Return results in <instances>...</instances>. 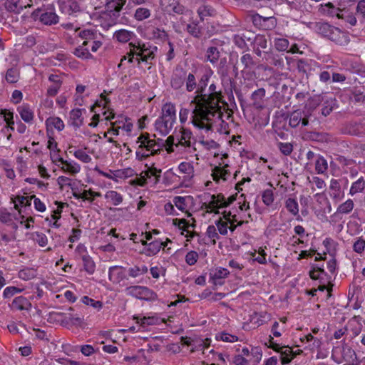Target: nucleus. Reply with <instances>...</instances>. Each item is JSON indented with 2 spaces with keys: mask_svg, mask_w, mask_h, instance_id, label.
Masks as SVG:
<instances>
[{
  "mask_svg": "<svg viewBox=\"0 0 365 365\" xmlns=\"http://www.w3.org/2000/svg\"><path fill=\"white\" fill-rule=\"evenodd\" d=\"M212 72L203 73L198 82L197 95L190 102L192 120L195 127L210 130L215 125L223 123V110L227 107L222 90L215 83L206 88Z\"/></svg>",
  "mask_w": 365,
  "mask_h": 365,
  "instance_id": "nucleus-1",
  "label": "nucleus"
},
{
  "mask_svg": "<svg viewBox=\"0 0 365 365\" xmlns=\"http://www.w3.org/2000/svg\"><path fill=\"white\" fill-rule=\"evenodd\" d=\"M165 141L167 153H175L181 158L188 159L195 157L198 160L196 148V139L192 132L184 126L176 127L172 135Z\"/></svg>",
  "mask_w": 365,
  "mask_h": 365,
  "instance_id": "nucleus-2",
  "label": "nucleus"
},
{
  "mask_svg": "<svg viewBox=\"0 0 365 365\" xmlns=\"http://www.w3.org/2000/svg\"><path fill=\"white\" fill-rule=\"evenodd\" d=\"M135 158L138 161H143L151 156L161 153L165 148V141L162 139H155V135L148 133H141L135 140Z\"/></svg>",
  "mask_w": 365,
  "mask_h": 365,
  "instance_id": "nucleus-3",
  "label": "nucleus"
},
{
  "mask_svg": "<svg viewBox=\"0 0 365 365\" xmlns=\"http://www.w3.org/2000/svg\"><path fill=\"white\" fill-rule=\"evenodd\" d=\"M0 223L6 226L9 230L17 232L19 226L29 230L33 227L34 218L31 216H26L21 213L9 212L6 208H0Z\"/></svg>",
  "mask_w": 365,
  "mask_h": 365,
  "instance_id": "nucleus-4",
  "label": "nucleus"
},
{
  "mask_svg": "<svg viewBox=\"0 0 365 365\" xmlns=\"http://www.w3.org/2000/svg\"><path fill=\"white\" fill-rule=\"evenodd\" d=\"M130 51L128 53V62H132L134 57L136 56V61L139 64L141 61L150 63L155 58L158 48L155 46H151L148 43H141L140 41H131L128 44ZM127 58L123 56L121 63Z\"/></svg>",
  "mask_w": 365,
  "mask_h": 365,
  "instance_id": "nucleus-5",
  "label": "nucleus"
},
{
  "mask_svg": "<svg viewBox=\"0 0 365 365\" xmlns=\"http://www.w3.org/2000/svg\"><path fill=\"white\" fill-rule=\"evenodd\" d=\"M79 36L83 39V41L81 45L75 48L73 52V54L82 59L92 58L93 56L89 52V49H88L86 46H91V51L95 53L102 46V41L96 40L93 37V33L89 30L81 31L79 33Z\"/></svg>",
  "mask_w": 365,
  "mask_h": 365,
  "instance_id": "nucleus-6",
  "label": "nucleus"
},
{
  "mask_svg": "<svg viewBox=\"0 0 365 365\" xmlns=\"http://www.w3.org/2000/svg\"><path fill=\"white\" fill-rule=\"evenodd\" d=\"M235 200L233 195L225 197L222 193L212 195L207 201L202 203V208L207 213L219 214L220 209L227 207Z\"/></svg>",
  "mask_w": 365,
  "mask_h": 365,
  "instance_id": "nucleus-7",
  "label": "nucleus"
},
{
  "mask_svg": "<svg viewBox=\"0 0 365 365\" xmlns=\"http://www.w3.org/2000/svg\"><path fill=\"white\" fill-rule=\"evenodd\" d=\"M31 16L35 21L38 20L41 24L47 26L55 25L59 21V16L56 14L52 4L37 8L32 12Z\"/></svg>",
  "mask_w": 365,
  "mask_h": 365,
  "instance_id": "nucleus-8",
  "label": "nucleus"
},
{
  "mask_svg": "<svg viewBox=\"0 0 365 365\" xmlns=\"http://www.w3.org/2000/svg\"><path fill=\"white\" fill-rule=\"evenodd\" d=\"M182 16L180 18L179 22L182 26L183 30L187 31L194 38H200L202 36V28L197 21H192L193 13L192 11L186 9L181 14Z\"/></svg>",
  "mask_w": 365,
  "mask_h": 365,
  "instance_id": "nucleus-9",
  "label": "nucleus"
},
{
  "mask_svg": "<svg viewBox=\"0 0 365 365\" xmlns=\"http://www.w3.org/2000/svg\"><path fill=\"white\" fill-rule=\"evenodd\" d=\"M161 170L155 167H150L146 170L141 172L140 175L132 180L134 185L144 186L148 180L153 184L158 182L160 177Z\"/></svg>",
  "mask_w": 365,
  "mask_h": 365,
  "instance_id": "nucleus-10",
  "label": "nucleus"
},
{
  "mask_svg": "<svg viewBox=\"0 0 365 365\" xmlns=\"http://www.w3.org/2000/svg\"><path fill=\"white\" fill-rule=\"evenodd\" d=\"M227 158V155H223L221 159L222 162L212 169V178L217 184L227 181L231 175L229 163L225 161Z\"/></svg>",
  "mask_w": 365,
  "mask_h": 365,
  "instance_id": "nucleus-11",
  "label": "nucleus"
},
{
  "mask_svg": "<svg viewBox=\"0 0 365 365\" xmlns=\"http://www.w3.org/2000/svg\"><path fill=\"white\" fill-rule=\"evenodd\" d=\"M5 9L9 12L19 14L24 9L38 4L42 0H1Z\"/></svg>",
  "mask_w": 365,
  "mask_h": 365,
  "instance_id": "nucleus-12",
  "label": "nucleus"
},
{
  "mask_svg": "<svg viewBox=\"0 0 365 365\" xmlns=\"http://www.w3.org/2000/svg\"><path fill=\"white\" fill-rule=\"evenodd\" d=\"M126 295L146 301H153L157 299V294L150 289L143 286H130L125 289Z\"/></svg>",
  "mask_w": 365,
  "mask_h": 365,
  "instance_id": "nucleus-13",
  "label": "nucleus"
},
{
  "mask_svg": "<svg viewBox=\"0 0 365 365\" xmlns=\"http://www.w3.org/2000/svg\"><path fill=\"white\" fill-rule=\"evenodd\" d=\"M52 161L62 172L71 175H77L81 170V165L71 159L64 160L63 158L58 156L53 158Z\"/></svg>",
  "mask_w": 365,
  "mask_h": 365,
  "instance_id": "nucleus-14",
  "label": "nucleus"
},
{
  "mask_svg": "<svg viewBox=\"0 0 365 365\" xmlns=\"http://www.w3.org/2000/svg\"><path fill=\"white\" fill-rule=\"evenodd\" d=\"M171 241L169 239H166L165 241H163L160 239L155 240L148 244V245L143 247L141 253L148 257H152L156 255L160 250H164L168 246V243Z\"/></svg>",
  "mask_w": 365,
  "mask_h": 365,
  "instance_id": "nucleus-15",
  "label": "nucleus"
},
{
  "mask_svg": "<svg viewBox=\"0 0 365 365\" xmlns=\"http://www.w3.org/2000/svg\"><path fill=\"white\" fill-rule=\"evenodd\" d=\"M58 6L61 14L71 16L81 10L78 0H58Z\"/></svg>",
  "mask_w": 365,
  "mask_h": 365,
  "instance_id": "nucleus-16",
  "label": "nucleus"
},
{
  "mask_svg": "<svg viewBox=\"0 0 365 365\" xmlns=\"http://www.w3.org/2000/svg\"><path fill=\"white\" fill-rule=\"evenodd\" d=\"M173 224L182 231L181 234L185 235L187 238V241H190L195 236L193 231L195 225L193 223H190L185 219L175 218L173 220Z\"/></svg>",
  "mask_w": 365,
  "mask_h": 365,
  "instance_id": "nucleus-17",
  "label": "nucleus"
},
{
  "mask_svg": "<svg viewBox=\"0 0 365 365\" xmlns=\"http://www.w3.org/2000/svg\"><path fill=\"white\" fill-rule=\"evenodd\" d=\"M328 193L334 204L341 202L345 196L344 191L341 189L340 183L336 179L331 180Z\"/></svg>",
  "mask_w": 365,
  "mask_h": 365,
  "instance_id": "nucleus-18",
  "label": "nucleus"
},
{
  "mask_svg": "<svg viewBox=\"0 0 365 365\" xmlns=\"http://www.w3.org/2000/svg\"><path fill=\"white\" fill-rule=\"evenodd\" d=\"M308 116V114L303 110H294L289 116V125L292 128H297L300 125L306 126L309 123Z\"/></svg>",
  "mask_w": 365,
  "mask_h": 365,
  "instance_id": "nucleus-19",
  "label": "nucleus"
},
{
  "mask_svg": "<svg viewBox=\"0 0 365 365\" xmlns=\"http://www.w3.org/2000/svg\"><path fill=\"white\" fill-rule=\"evenodd\" d=\"M354 354V352L353 350H351L349 348H346L342 346H334L331 351V358L334 361H336L337 364H341L343 361H347L348 359V354Z\"/></svg>",
  "mask_w": 365,
  "mask_h": 365,
  "instance_id": "nucleus-20",
  "label": "nucleus"
},
{
  "mask_svg": "<svg viewBox=\"0 0 365 365\" xmlns=\"http://www.w3.org/2000/svg\"><path fill=\"white\" fill-rule=\"evenodd\" d=\"M175 123L160 116L155 121V130L160 135L165 136L171 131Z\"/></svg>",
  "mask_w": 365,
  "mask_h": 365,
  "instance_id": "nucleus-21",
  "label": "nucleus"
},
{
  "mask_svg": "<svg viewBox=\"0 0 365 365\" xmlns=\"http://www.w3.org/2000/svg\"><path fill=\"white\" fill-rule=\"evenodd\" d=\"M230 272L227 269L221 267L213 269L210 272V279L215 285H222L224 280L228 277Z\"/></svg>",
  "mask_w": 365,
  "mask_h": 365,
  "instance_id": "nucleus-22",
  "label": "nucleus"
},
{
  "mask_svg": "<svg viewBox=\"0 0 365 365\" xmlns=\"http://www.w3.org/2000/svg\"><path fill=\"white\" fill-rule=\"evenodd\" d=\"M160 4L162 9L168 14H182L186 10L178 0H160Z\"/></svg>",
  "mask_w": 365,
  "mask_h": 365,
  "instance_id": "nucleus-23",
  "label": "nucleus"
},
{
  "mask_svg": "<svg viewBox=\"0 0 365 365\" xmlns=\"http://www.w3.org/2000/svg\"><path fill=\"white\" fill-rule=\"evenodd\" d=\"M271 319V314L266 311L255 312L250 316V321L255 327L267 324Z\"/></svg>",
  "mask_w": 365,
  "mask_h": 365,
  "instance_id": "nucleus-24",
  "label": "nucleus"
},
{
  "mask_svg": "<svg viewBox=\"0 0 365 365\" xmlns=\"http://www.w3.org/2000/svg\"><path fill=\"white\" fill-rule=\"evenodd\" d=\"M108 278L114 284H120L127 279L125 269L123 267L114 266L108 270Z\"/></svg>",
  "mask_w": 365,
  "mask_h": 365,
  "instance_id": "nucleus-25",
  "label": "nucleus"
},
{
  "mask_svg": "<svg viewBox=\"0 0 365 365\" xmlns=\"http://www.w3.org/2000/svg\"><path fill=\"white\" fill-rule=\"evenodd\" d=\"M31 302L24 296L15 297L9 307L13 311H29L31 309Z\"/></svg>",
  "mask_w": 365,
  "mask_h": 365,
  "instance_id": "nucleus-26",
  "label": "nucleus"
},
{
  "mask_svg": "<svg viewBox=\"0 0 365 365\" xmlns=\"http://www.w3.org/2000/svg\"><path fill=\"white\" fill-rule=\"evenodd\" d=\"M341 11H343L342 8L337 7L331 2L327 4H322L319 8V12L324 16L329 17H336L339 19Z\"/></svg>",
  "mask_w": 365,
  "mask_h": 365,
  "instance_id": "nucleus-27",
  "label": "nucleus"
},
{
  "mask_svg": "<svg viewBox=\"0 0 365 365\" xmlns=\"http://www.w3.org/2000/svg\"><path fill=\"white\" fill-rule=\"evenodd\" d=\"M21 118L26 123L32 124L34 120V111L29 103H22L17 108Z\"/></svg>",
  "mask_w": 365,
  "mask_h": 365,
  "instance_id": "nucleus-28",
  "label": "nucleus"
},
{
  "mask_svg": "<svg viewBox=\"0 0 365 365\" xmlns=\"http://www.w3.org/2000/svg\"><path fill=\"white\" fill-rule=\"evenodd\" d=\"M276 346L277 347H274V349L281 353V363L282 364H289L296 355L299 354L302 351L300 350L294 351L292 348L288 346L280 347L279 345Z\"/></svg>",
  "mask_w": 365,
  "mask_h": 365,
  "instance_id": "nucleus-29",
  "label": "nucleus"
},
{
  "mask_svg": "<svg viewBox=\"0 0 365 365\" xmlns=\"http://www.w3.org/2000/svg\"><path fill=\"white\" fill-rule=\"evenodd\" d=\"M328 38L339 45H346L349 42L347 34L335 26L331 29Z\"/></svg>",
  "mask_w": 365,
  "mask_h": 365,
  "instance_id": "nucleus-30",
  "label": "nucleus"
},
{
  "mask_svg": "<svg viewBox=\"0 0 365 365\" xmlns=\"http://www.w3.org/2000/svg\"><path fill=\"white\" fill-rule=\"evenodd\" d=\"M115 121L112 122L113 125L116 126L118 128L125 132L126 133H130L132 131L133 124L130 118L123 115H119L115 116Z\"/></svg>",
  "mask_w": 365,
  "mask_h": 365,
  "instance_id": "nucleus-31",
  "label": "nucleus"
},
{
  "mask_svg": "<svg viewBox=\"0 0 365 365\" xmlns=\"http://www.w3.org/2000/svg\"><path fill=\"white\" fill-rule=\"evenodd\" d=\"M134 319L137 324H139L142 327L147 328L149 326L159 325L163 320L158 314H153L148 317H134Z\"/></svg>",
  "mask_w": 365,
  "mask_h": 365,
  "instance_id": "nucleus-32",
  "label": "nucleus"
},
{
  "mask_svg": "<svg viewBox=\"0 0 365 365\" xmlns=\"http://www.w3.org/2000/svg\"><path fill=\"white\" fill-rule=\"evenodd\" d=\"M48 81L52 83L47 89V95L53 97L57 95L62 85V77L57 74H51Z\"/></svg>",
  "mask_w": 365,
  "mask_h": 365,
  "instance_id": "nucleus-33",
  "label": "nucleus"
},
{
  "mask_svg": "<svg viewBox=\"0 0 365 365\" xmlns=\"http://www.w3.org/2000/svg\"><path fill=\"white\" fill-rule=\"evenodd\" d=\"M192 197L190 195L186 196H175L173 197V201L175 206L182 212L188 214L189 213V206L191 202Z\"/></svg>",
  "mask_w": 365,
  "mask_h": 365,
  "instance_id": "nucleus-34",
  "label": "nucleus"
},
{
  "mask_svg": "<svg viewBox=\"0 0 365 365\" xmlns=\"http://www.w3.org/2000/svg\"><path fill=\"white\" fill-rule=\"evenodd\" d=\"M73 195L76 200L81 199L83 201L92 202L96 197H101V194L99 192H95L89 189L83 190L82 192H73Z\"/></svg>",
  "mask_w": 365,
  "mask_h": 365,
  "instance_id": "nucleus-35",
  "label": "nucleus"
},
{
  "mask_svg": "<svg viewBox=\"0 0 365 365\" xmlns=\"http://www.w3.org/2000/svg\"><path fill=\"white\" fill-rule=\"evenodd\" d=\"M160 117L175 123L177 118L175 104L171 102L165 103L162 107V113Z\"/></svg>",
  "mask_w": 365,
  "mask_h": 365,
  "instance_id": "nucleus-36",
  "label": "nucleus"
},
{
  "mask_svg": "<svg viewBox=\"0 0 365 365\" xmlns=\"http://www.w3.org/2000/svg\"><path fill=\"white\" fill-rule=\"evenodd\" d=\"M11 201L14 204V209L19 212L21 210V207L31 206V196H23L16 195L11 197Z\"/></svg>",
  "mask_w": 365,
  "mask_h": 365,
  "instance_id": "nucleus-37",
  "label": "nucleus"
},
{
  "mask_svg": "<svg viewBox=\"0 0 365 365\" xmlns=\"http://www.w3.org/2000/svg\"><path fill=\"white\" fill-rule=\"evenodd\" d=\"M86 110L81 108L72 109L70 112V120L71 125L76 128H80L83 124V112Z\"/></svg>",
  "mask_w": 365,
  "mask_h": 365,
  "instance_id": "nucleus-38",
  "label": "nucleus"
},
{
  "mask_svg": "<svg viewBox=\"0 0 365 365\" xmlns=\"http://www.w3.org/2000/svg\"><path fill=\"white\" fill-rule=\"evenodd\" d=\"M126 0H110L106 3V10L107 12L115 16L122 9Z\"/></svg>",
  "mask_w": 365,
  "mask_h": 365,
  "instance_id": "nucleus-39",
  "label": "nucleus"
},
{
  "mask_svg": "<svg viewBox=\"0 0 365 365\" xmlns=\"http://www.w3.org/2000/svg\"><path fill=\"white\" fill-rule=\"evenodd\" d=\"M178 170L180 173L185 174L188 180L192 179L195 175V169L192 162L184 161L178 165Z\"/></svg>",
  "mask_w": 365,
  "mask_h": 365,
  "instance_id": "nucleus-40",
  "label": "nucleus"
},
{
  "mask_svg": "<svg viewBox=\"0 0 365 365\" xmlns=\"http://www.w3.org/2000/svg\"><path fill=\"white\" fill-rule=\"evenodd\" d=\"M54 204L57 206L56 210L52 211L53 219L55 220V222H53V227L58 228L61 226V223L58 222V220L61 217V213L64 207H68V204L66 202H62L58 201H55Z\"/></svg>",
  "mask_w": 365,
  "mask_h": 365,
  "instance_id": "nucleus-41",
  "label": "nucleus"
},
{
  "mask_svg": "<svg viewBox=\"0 0 365 365\" xmlns=\"http://www.w3.org/2000/svg\"><path fill=\"white\" fill-rule=\"evenodd\" d=\"M365 189V179L363 176L360 177L351 185L349 195L354 196L358 193H361Z\"/></svg>",
  "mask_w": 365,
  "mask_h": 365,
  "instance_id": "nucleus-42",
  "label": "nucleus"
},
{
  "mask_svg": "<svg viewBox=\"0 0 365 365\" xmlns=\"http://www.w3.org/2000/svg\"><path fill=\"white\" fill-rule=\"evenodd\" d=\"M95 170L98 173V175L114 181H118V178H122L124 176V172L121 170H109L108 172H104L98 168H96Z\"/></svg>",
  "mask_w": 365,
  "mask_h": 365,
  "instance_id": "nucleus-43",
  "label": "nucleus"
},
{
  "mask_svg": "<svg viewBox=\"0 0 365 365\" xmlns=\"http://www.w3.org/2000/svg\"><path fill=\"white\" fill-rule=\"evenodd\" d=\"M133 36L135 34L133 31L125 29L118 30L113 34V38L120 43H127L132 40Z\"/></svg>",
  "mask_w": 365,
  "mask_h": 365,
  "instance_id": "nucleus-44",
  "label": "nucleus"
},
{
  "mask_svg": "<svg viewBox=\"0 0 365 365\" xmlns=\"http://www.w3.org/2000/svg\"><path fill=\"white\" fill-rule=\"evenodd\" d=\"M105 199L107 202L117 206L123 202V197L120 193L115 190H108L105 194Z\"/></svg>",
  "mask_w": 365,
  "mask_h": 365,
  "instance_id": "nucleus-45",
  "label": "nucleus"
},
{
  "mask_svg": "<svg viewBox=\"0 0 365 365\" xmlns=\"http://www.w3.org/2000/svg\"><path fill=\"white\" fill-rule=\"evenodd\" d=\"M240 62L244 66L242 73H250L255 66L253 58L250 53L243 54L240 58Z\"/></svg>",
  "mask_w": 365,
  "mask_h": 365,
  "instance_id": "nucleus-46",
  "label": "nucleus"
},
{
  "mask_svg": "<svg viewBox=\"0 0 365 365\" xmlns=\"http://www.w3.org/2000/svg\"><path fill=\"white\" fill-rule=\"evenodd\" d=\"M354 207V202L353 200L349 198L338 206L336 213L340 215H348L352 212Z\"/></svg>",
  "mask_w": 365,
  "mask_h": 365,
  "instance_id": "nucleus-47",
  "label": "nucleus"
},
{
  "mask_svg": "<svg viewBox=\"0 0 365 365\" xmlns=\"http://www.w3.org/2000/svg\"><path fill=\"white\" fill-rule=\"evenodd\" d=\"M148 271V267L146 265H135L133 267H129L127 272L130 277L136 278L140 276L144 275Z\"/></svg>",
  "mask_w": 365,
  "mask_h": 365,
  "instance_id": "nucleus-48",
  "label": "nucleus"
},
{
  "mask_svg": "<svg viewBox=\"0 0 365 365\" xmlns=\"http://www.w3.org/2000/svg\"><path fill=\"white\" fill-rule=\"evenodd\" d=\"M104 110H101V108H98L96 106H91V112L93 113V115L92 116L91 119V122L88 123V126L91 128H96L98 125V123L101 120H103L101 118L102 117V113Z\"/></svg>",
  "mask_w": 365,
  "mask_h": 365,
  "instance_id": "nucleus-49",
  "label": "nucleus"
},
{
  "mask_svg": "<svg viewBox=\"0 0 365 365\" xmlns=\"http://www.w3.org/2000/svg\"><path fill=\"white\" fill-rule=\"evenodd\" d=\"M219 58L220 51L217 47L210 46L207 48L205 54V59L207 61H209L214 65L218 62Z\"/></svg>",
  "mask_w": 365,
  "mask_h": 365,
  "instance_id": "nucleus-50",
  "label": "nucleus"
},
{
  "mask_svg": "<svg viewBox=\"0 0 365 365\" xmlns=\"http://www.w3.org/2000/svg\"><path fill=\"white\" fill-rule=\"evenodd\" d=\"M352 249L354 252L363 256L365 251V239L361 237H356L354 239Z\"/></svg>",
  "mask_w": 365,
  "mask_h": 365,
  "instance_id": "nucleus-51",
  "label": "nucleus"
},
{
  "mask_svg": "<svg viewBox=\"0 0 365 365\" xmlns=\"http://www.w3.org/2000/svg\"><path fill=\"white\" fill-rule=\"evenodd\" d=\"M168 37L167 33L163 29L159 28H153L150 31V38L159 42L166 41Z\"/></svg>",
  "mask_w": 365,
  "mask_h": 365,
  "instance_id": "nucleus-52",
  "label": "nucleus"
},
{
  "mask_svg": "<svg viewBox=\"0 0 365 365\" xmlns=\"http://www.w3.org/2000/svg\"><path fill=\"white\" fill-rule=\"evenodd\" d=\"M334 26L326 22H318L316 24L317 32L324 37L329 38Z\"/></svg>",
  "mask_w": 365,
  "mask_h": 365,
  "instance_id": "nucleus-53",
  "label": "nucleus"
},
{
  "mask_svg": "<svg viewBox=\"0 0 365 365\" xmlns=\"http://www.w3.org/2000/svg\"><path fill=\"white\" fill-rule=\"evenodd\" d=\"M81 302L85 305L91 307L96 312L101 311L103 307V304L101 301L95 300L88 296L81 297Z\"/></svg>",
  "mask_w": 365,
  "mask_h": 365,
  "instance_id": "nucleus-54",
  "label": "nucleus"
},
{
  "mask_svg": "<svg viewBox=\"0 0 365 365\" xmlns=\"http://www.w3.org/2000/svg\"><path fill=\"white\" fill-rule=\"evenodd\" d=\"M30 239L37 243L40 247H45L48 244L47 236L41 232H33L30 234Z\"/></svg>",
  "mask_w": 365,
  "mask_h": 365,
  "instance_id": "nucleus-55",
  "label": "nucleus"
},
{
  "mask_svg": "<svg viewBox=\"0 0 365 365\" xmlns=\"http://www.w3.org/2000/svg\"><path fill=\"white\" fill-rule=\"evenodd\" d=\"M224 218L228 221V230L233 232L237 228V225H235V222H237V217L236 213L230 211H224Z\"/></svg>",
  "mask_w": 365,
  "mask_h": 365,
  "instance_id": "nucleus-56",
  "label": "nucleus"
},
{
  "mask_svg": "<svg viewBox=\"0 0 365 365\" xmlns=\"http://www.w3.org/2000/svg\"><path fill=\"white\" fill-rule=\"evenodd\" d=\"M185 74L175 73L171 78L170 84L173 88L180 89L185 83Z\"/></svg>",
  "mask_w": 365,
  "mask_h": 365,
  "instance_id": "nucleus-57",
  "label": "nucleus"
},
{
  "mask_svg": "<svg viewBox=\"0 0 365 365\" xmlns=\"http://www.w3.org/2000/svg\"><path fill=\"white\" fill-rule=\"evenodd\" d=\"M328 169L327 161L321 155L317 156L315 160V170L318 174H324Z\"/></svg>",
  "mask_w": 365,
  "mask_h": 365,
  "instance_id": "nucleus-58",
  "label": "nucleus"
},
{
  "mask_svg": "<svg viewBox=\"0 0 365 365\" xmlns=\"http://www.w3.org/2000/svg\"><path fill=\"white\" fill-rule=\"evenodd\" d=\"M83 262V269L88 274H93L96 270V263L93 260L92 257L90 255H88L83 259H81Z\"/></svg>",
  "mask_w": 365,
  "mask_h": 365,
  "instance_id": "nucleus-59",
  "label": "nucleus"
},
{
  "mask_svg": "<svg viewBox=\"0 0 365 365\" xmlns=\"http://www.w3.org/2000/svg\"><path fill=\"white\" fill-rule=\"evenodd\" d=\"M343 11H341L338 19L344 20L345 22L348 23L351 26H355L357 20L353 13L349 12L345 8H342Z\"/></svg>",
  "mask_w": 365,
  "mask_h": 365,
  "instance_id": "nucleus-60",
  "label": "nucleus"
},
{
  "mask_svg": "<svg viewBox=\"0 0 365 365\" xmlns=\"http://www.w3.org/2000/svg\"><path fill=\"white\" fill-rule=\"evenodd\" d=\"M222 214V217L215 221V226L219 234L226 235L228 233V221L224 218V212Z\"/></svg>",
  "mask_w": 365,
  "mask_h": 365,
  "instance_id": "nucleus-61",
  "label": "nucleus"
},
{
  "mask_svg": "<svg viewBox=\"0 0 365 365\" xmlns=\"http://www.w3.org/2000/svg\"><path fill=\"white\" fill-rule=\"evenodd\" d=\"M70 153H72L76 159L79 160L83 163H88L92 160L91 157L85 150L82 149L71 150Z\"/></svg>",
  "mask_w": 365,
  "mask_h": 365,
  "instance_id": "nucleus-62",
  "label": "nucleus"
},
{
  "mask_svg": "<svg viewBox=\"0 0 365 365\" xmlns=\"http://www.w3.org/2000/svg\"><path fill=\"white\" fill-rule=\"evenodd\" d=\"M200 19L203 21L207 16H212L215 14V10L211 6L202 5L197 9Z\"/></svg>",
  "mask_w": 365,
  "mask_h": 365,
  "instance_id": "nucleus-63",
  "label": "nucleus"
},
{
  "mask_svg": "<svg viewBox=\"0 0 365 365\" xmlns=\"http://www.w3.org/2000/svg\"><path fill=\"white\" fill-rule=\"evenodd\" d=\"M19 71L16 68H11L7 70L5 76L6 81L9 83H14L19 81Z\"/></svg>",
  "mask_w": 365,
  "mask_h": 365,
  "instance_id": "nucleus-64",
  "label": "nucleus"
}]
</instances>
